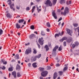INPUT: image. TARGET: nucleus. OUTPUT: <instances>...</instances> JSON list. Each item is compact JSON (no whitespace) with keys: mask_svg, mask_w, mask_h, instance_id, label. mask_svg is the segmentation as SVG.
I'll use <instances>...</instances> for the list:
<instances>
[{"mask_svg":"<svg viewBox=\"0 0 79 79\" xmlns=\"http://www.w3.org/2000/svg\"><path fill=\"white\" fill-rule=\"evenodd\" d=\"M35 37V35L34 34H32L30 36V39H32L33 38H34Z\"/></svg>","mask_w":79,"mask_h":79,"instance_id":"4be33fe9","label":"nucleus"},{"mask_svg":"<svg viewBox=\"0 0 79 79\" xmlns=\"http://www.w3.org/2000/svg\"><path fill=\"white\" fill-rule=\"evenodd\" d=\"M66 4L67 5H70L71 4V1H67L66 2Z\"/></svg>","mask_w":79,"mask_h":79,"instance_id":"412c9836","label":"nucleus"},{"mask_svg":"<svg viewBox=\"0 0 79 79\" xmlns=\"http://www.w3.org/2000/svg\"><path fill=\"white\" fill-rule=\"evenodd\" d=\"M44 48L46 49V51H48L49 50V48H48V45H46L44 46Z\"/></svg>","mask_w":79,"mask_h":79,"instance_id":"a211bd4d","label":"nucleus"},{"mask_svg":"<svg viewBox=\"0 0 79 79\" xmlns=\"http://www.w3.org/2000/svg\"><path fill=\"white\" fill-rule=\"evenodd\" d=\"M24 21V20L23 19H19V23H23Z\"/></svg>","mask_w":79,"mask_h":79,"instance_id":"b1692460","label":"nucleus"},{"mask_svg":"<svg viewBox=\"0 0 79 79\" xmlns=\"http://www.w3.org/2000/svg\"><path fill=\"white\" fill-rule=\"evenodd\" d=\"M76 47V45L74 44H72V47L74 48Z\"/></svg>","mask_w":79,"mask_h":79,"instance_id":"5fc2aeb1","label":"nucleus"},{"mask_svg":"<svg viewBox=\"0 0 79 79\" xmlns=\"http://www.w3.org/2000/svg\"><path fill=\"white\" fill-rule=\"evenodd\" d=\"M31 29L32 30L34 29V25H32L31 26Z\"/></svg>","mask_w":79,"mask_h":79,"instance_id":"a18cd8bd","label":"nucleus"},{"mask_svg":"<svg viewBox=\"0 0 79 79\" xmlns=\"http://www.w3.org/2000/svg\"><path fill=\"white\" fill-rule=\"evenodd\" d=\"M17 75L18 77H21V74H20V73H19V72H18L17 73Z\"/></svg>","mask_w":79,"mask_h":79,"instance_id":"cd10ccee","label":"nucleus"},{"mask_svg":"<svg viewBox=\"0 0 79 79\" xmlns=\"http://www.w3.org/2000/svg\"><path fill=\"white\" fill-rule=\"evenodd\" d=\"M78 44H79V43L77 42L75 43V46H78Z\"/></svg>","mask_w":79,"mask_h":79,"instance_id":"37998d69","label":"nucleus"},{"mask_svg":"<svg viewBox=\"0 0 79 79\" xmlns=\"http://www.w3.org/2000/svg\"><path fill=\"white\" fill-rule=\"evenodd\" d=\"M33 60V61H35L36 60V59H37V58L36 57H35V56L34 57H32L31 58V60Z\"/></svg>","mask_w":79,"mask_h":79,"instance_id":"5701e85b","label":"nucleus"},{"mask_svg":"<svg viewBox=\"0 0 79 79\" xmlns=\"http://www.w3.org/2000/svg\"><path fill=\"white\" fill-rule=\"evenodd\" d=\"M68 38L66 37H63L62 39L60 40H59L60 42H63L64 40H66Z\"/></svg>","mask_w":79,"mask_h":79,"instance_id":"423d86ee","label":"nucleus"},{"mask_svg":"<svg viewBox=\"0 0 79 79\" xmlns=\"http://www.w3.org/2000/svg\"><path fill=\"white\" fill-rule=\"evenodd\" d=\"M67 13H66V12H65L64 11V12L63 13V15H64V16H65V15H66Z\"/></svg>","mask_w":79,"mask_h":79,"instance_id":"3c124183","label":"nucleus"},{"mask_svg":"<svg viewBox=\"0 0 79 79\" xmlns=\"http://www.w3.org/2000/svg\"><path fill=\"white\" fill-rule=\"evenodd\" d=\"M12 74L15 78L16 77V72L15 71L12 72Z\"/></svg>","mask_w":79,"mask_h":79,"instance_id":"ddd939ff","label":"nucleus"},{"mask_svg":"<svg viewBox=\"0 0 79 79\" xmlns=\"http://www.w3.org/2000/svg\"><path fill=\"white\" fill-rule=\"evenodd\" d=\"M66 30L67 31L68 34L71 35V36H72V35L71 34V30L68 28H66Z\"/></svg>","mask_w":79,"mask_h":79,"instance_id":"6e6552de","label":"nucleus"},{"mask_svg":"<svg viewBox=\"0 0 79 79\" xmlns=\"http://www.w3.org/2000/svg\"><path fill=\"white\" fill-rule=\"evenodd\" d=\"M48 57H47L46 58V62L47 63L48 61Z\"/></svg>","mask_w":79,"mask_h":79,"instance_id":"6e6d98bb","label":"nucleus"},{"mask_svg":"<svg viewBox=\"0 0 79 79\" xmlns=\"http://www.w3.org/2000/svg\"><path fill=\"white\" fill-rule=\"evenodd\" d=\"M63 45L64 47H65V46H66V41L64 42Z\"/></svg>","mask_w":79,"mask_h":79,"instance_id":"c03bdc74","label":"nucleus"},{"mask_svg":"<svg viewBox=\"0 0 79 79\" xmlns=\"http://www.w3.org/2000/svg\"><path fill=\"white\" fill-rule=\"evenodd\" d=\"M47 26L48 27H50V23L49 22H48L47 23Z\"/></svg>","mask_w":79,"mask_h":79,"instance_id":"f704fd0d","label":"nucleus"},{"mask_svg":"<svg viewBox=\"0 0 79 79\" xmlns=\"http://www.w3.org/2000/svg\"><path fill=\"white\" fill-rule=\"evenodd\" d=\"M77 29V32H78V35H79V27H78Z\"/></svg>","mask_w":79,"mask_h":79,"instance_id":"603ef678","label":"nucleus"},{"mask_svg":"<svg viewBox=\"0 0 79 79\" xmlns=\"http://www.w3.org/2000/svg\"><path fill=\"white\" fill-rule=\"evenodd\" d=\"M41 74V76L42 77H45V76L47 75V74H48V72L47 71H44L42 72Z\"/></svg>","mask_w":79,"mask_h":79,"instance_id":"20e7f679","label":"nucleus"},{"mask_svg":"<svg viewBox=\"0 0 79 79\" xmlns=\"http://www.w3.org/2000/svg\"><path fill=\"white\" fill-rule=\"evenodd\" d=\"M36 64H37L36 62L32 64V65L33 66V68H37V66L36 65Z\"/></svg>","mask_w":79,"mask_h":79,"instance_id":"aec40b11","label":"nucleus"},{"mask_svg":"<svg viewBox=\"0 0 79 79\" xmlns=\"http://www.w3.org/2000/svg\"><path fill=\"white\" fill-rule=\"evenodd\" d=\"M17 34L18 35H21V34H20V33L19 32V33H18Z\"/></svg>","mask_w":79,"mask_h":79,"instance_id":"69168bd1","label":"nucleus"},{"mask_svg":"<svg viewBox=\"0 0 79 79\" xmlns=\"http://www.w3.org/2000/svg\"><path fill=\"white\" fill-rule=\"evenodd\" d=\"M34 33L36 34H38V33L37 31H35Z\"/></svg>","mask_w":79,"mask_h":79,"instance_id":"338daca9","label":"nucleus"},{"mask_svg":"<svg viewBox=\"0 0 79 79\" xmlns=\"http://www.w3.org/2000/svg\"><path fill=\"white\" fill-rule=\"evenodd\" d=\"M6 17H7V18H11L12 16H11L10 13H8L6 14Z\"/></svg>","mask_w":79,"mask_h":79,"instance_id":"1a4fd4ad","label":"nucleus"},{"mask_svg":"<svg viewBox=\"0 0 79 79\" xmlns=\"http://www.w3.org/2000/svg\"><path fill=\"white\" fill-rule=\"evenodd\" d=\"M3 34V30L1 29H0V35Z\"/></svg>","mask_w":79,"mask_h":79,"instance_id":"58836bf2","label":"nucleus"},{"mask_svg":"<svg viewBox=\"0 0 79 79\" xmlns=\"http://www.w3.org/2000/svg\"><path fill=\"white\" fill-rule=\"evenodd\" d=\"M56 1H57V0H53L52 2L53 5H55L56 4Z\"/></svg>","mask_w":79,"mask_h":79,"instance_id":"393cba45","label":"nucleus"},{"mask_svg":"<svg viewBox=\"0 0 79 79\" xmlns=\"http://www.w3.org/2000/svg\"><path fill=\"white\" fill-rule=\"evenodd\" d=\"M53 52H56V49L55 48H54V49H53L52 50Z\"/></svg>","mask_w":79,"mask_h":79,"instance_id":"de8ad7c7","label":"nucleus"},{"mask_svg":"<svg viewBox=\"0 0 79 79\" xmlns=\"http://www.w3.org/2000/svg\"><path fill=\"white\" fill-rule=\"evenodd\" d=\"M64 33V31H62L61 33V32H59L58 34H56L55 35V38H56V37H59L60 35L61 36V35H63V33Z\"/></svg>","mask_w":79,"mask_h":79,"instance_id":"39448f33","label":"nucleus"},{"mask_svg":"<svg viewBox=\"0 0 79 79\" xmlns=\"http://www.w3.org/2000/svg\"><path fill=\"white\" fill-rule=\"evenodd\" d=\"M30 44V43H28L27 44H25L26 45H29Z\"/></svg>","mask_w":79,"mask_h":79,"instance_id":"13d9d810","label":"nucleus"},{"mask_svg":"<svg viewBox=\"0 0 79 79\" xmlns=\"http://www.w3.org/2000/svg\"><path fill=\"white\" fill-rule=\"evenodd\" d=\"M63 50V47L60 45V47L59 48L58 51H60L61 50Z\"/></svg>","mask_w":79,"mask_h":79,"instance_id":"bb28decb","label":"nucleus"},{"mask_svg":"<svg viewBox=\"0 0 79 79\" xmlns=\"http://www.w3.org/2000/svg\"><path fill=\"white\" fill-rule=\"evenodd\" d=\"M47 31H48V32H49L50 31V29H49L48 28H47Z\"/></svg>","mask_w":79,"mask_h":79,"instance_id":"680f3d73","label":"nucleus"},{"mask_svg":"<svg viewBox=\"0 0 79 79\" xmlns=\"http://www.w3.org/2000/svg\"><path fill=\"white\" fill-rule=\"evenodd\" d=\"M52 16L55 19H57V16H56V14L54 12H52Z\"/></svg>","mask_w":79,"mask_h":79,"instance_id":"9b49d317","label":"nucleus"},{"mask_svg":"<svg viewBox=\"0 0 79 79\" xmlns=\"http://www.w3.org/2000/svg\"><path fill=\"white\" fill-rule=\"evenodd\" d=\"M57 76H58V75H57V73L56 72H55L54 74L53 78L54 79H55L56 77H57Z\"/></svg>","mask_w":79,"mask_h":79,"instance_id":"f8f14e48","label":"nucleus"},{"mask_svg":"<svg viewBox=\"0 0 79 79\" xmlns=\"http://www.w3.org/2000/svg\"><path fill=\"white\" fill-rule=\"evenodd\" d=\"M8 70L9 71H13V68L12 67H10L9 68Z\"/></svg>","mask_w":79,"mask_h":79,"instance_id":"ea45409f","label":"nucleus"},{"mask_svg":"<svg viewBox=\"0 0 79 79\" xmlns=\"http://www.w3.org/2000/svg\"><path fill=\"white\" fill-rule=\"evenodd\" d=\"M68 67L67 66H66L64 68V69H63V71L64 72V71H66L67 70V69H68Z\"/></svg>","mask_w":79,"mask_h":79,"instance_id":"72a5a7b5","label":"nucleus"},{"mask_svg":"<svg viewBox=\"0 0 79 79\" xmlns=\"http://www.w3.org/2000/svg\"><path fill=\"white\" fill-rule=\"evenodd\" d=\"M28 65L29 66V67H30V66H31V64L30 63H29L28 64Z\"/></svg>","mask_w":79,"mask_h":79,"instance_id":"bf43d9fd","label":"nucleus"},{"mask_svg":"<svg viewBox=\"0 0 79 79\" xmlns=\"http://www.w3.org/2000/svg\"><path fill=\"white\" fill-rule=\"evenodd\" d=\"M72 69L73 70V69H74V67L73 66L72 68Z\"/></svg>","mask_w":79,"mask_h":79,"instance_id":"774afa93","label":"nucleus"},{"mask_svg":"<svg viewBox=\"0 0 79 79\" xmlns=\"http://www.w3.org/2000/svg\"><path fill=\"white\" fill-rule=\"evenodd\" d=\"M64 11L67 13V14L69 13V9L68 7H66L64 9Z\"/></svg>","mask_w":79,"mask_h":79,"instance_id":"4468645a","label":"nucleus"},{"mask_svg":"<svg viewBox=\"0 0 79 79\" xmlns=\"http://www.w3.org/2000/svg\"><path fill=\"white\" fill-rule=\"evenodd\" d=\"M44 40H43V37L39 38L38 40V42L41 45H43Z\"/></svg>","mask_w":79,"mask_h":79,"instance_id":"f257e3e1","label":"nucleus"},{"mask_svg":"<svg viewBox=\"0 0 79 79\" xmlns=\"http://www.w3.org/2000/svg\"><path fill=\"white\" fill-rule=\"evenodd\" d=\"M40 79H44V78L42 77H40Z\"/></svg>","mask_w":79,"mask_h":79,"instance_id":"0e129e2a","label":"nucleus"},{"mask_svg":"<svg viewBox=\"0 0 79 79\" xmlns=\"http://www.w3.org/2000/svg\"><path fill=\"white\" fill-rule=\"evenodd\" d=\"M16 27L17 29H19L20 28V25L18 23L16 24Z\"/></svg>","mask_w":79,"mask_h":79,"instance_id":"a878e982","label":"nucleus"},{"mask_svg":"<svg viewBox=\"0 0 79 79\" xmlns=\"http://www.w3.org/2000/svg\"><path fill=\"white\" fill-rule=\"evenodd\" d=\"M42 55L41 54H39L38 55L35 56V57H36V58H40L41 57Z\"/></svg>","mask_w":79,"mask_h":79,"instance_id":"6ab92c4d","label":"nucleus"},{"mask_svg":"<svg viewBox=\"0 0 79 79\" xmlns=\"http://www.w3.org/2000/svg\"><path fill=\"white\" fill-rule=\"evenodd\" d=\"M73 41V38L71 37H69L68 39H67L66 40L67 42L68 43H70V42H72Z\"/></svg>","mask_w":79,"mask_h":79,"instance_id":"0eeeda50","label":"nucleus"},{"mask_svg":"<svg viewBox=\"0 0 79 79\" xmlns=\"http://www.w3.org/2000/svg\"><path fill=\"white\" fill-rule=\"evenodd\" d=\"M56 66H57V67H59V66H60V64H56Z\"/></svg>","mask_w":79,"mask_h":79,"instance_id":"4d7b16f0","label":"nucleus"},{"mask_svg":"<svg viewBox=\"0 0 79 79\" xmlns=\"http://www.w3.org/2000/svg\"><path fill=\"white\" fill-rule=\"evenodd\" d=\"M73 25L74 27H77L78 26V24L77 23H73Z\"/></svg>","mask_w":79,"mask_h":79,"instance_id":"e433bc0d","label":"nucleus"},{"mask_svg":"<svg viewBox=\"0 0 79 79\" xmlns=\"http://www.w3.org/2000/svg\"><path fill=\"white\" fill-rule=\"evenodd\" d=\"M39 69L41 72H43L44 70L45 69V68L42 67H40L39 68Z\"/></svg>","mask_w":79,"mask_h":79,"instance_id":"2eb2a0df","label":"nucleus"},{"mask_svg":"<svg viewBox=\"0 0 79 79\" xmlns=\"http://www.w3.org/2000/svg\"><path fill=\"white\" fill-rule=\"evenodd\" d=\"M62 17H60V18L59 19L58 22L60 21H61V20H62Z\"/></svg>","mask_w":79,"mask_h":79,"instance_id":"864d4df0","label":"nucleus"},{"mask_svg":"<svg viewBox=\"0 0 79 79\" xmlns=\"http://www.w3.org/2000/svg\"><path fill=\"white\" fill-rule=\"evenodd\" d=\"M2 69V70H5V69H6V67H5L4 66H3L2 67H1Z\"/></svg>","mask_w":79,"mask_h":79,"instance_id":"a19ab883","label":"nucleus"},{"mask_svg":"<svg viewBox=\"0 0 79 79\" xmlns=\"http://www.w3.org/2000/svg\"><path fill=\"white\" fill-rule=\"evenodd\" d=\"M1 61L2 62V63L6 65L7 64V62L3 60V59H1Z\"/></svg>","mask_w":79,"mask_h":79,"instance_id":"f3484780","label":"nucleus"},{"mask_svg":"<svg viewBox=\"0 0 79 79\" xmlns=\"http://www.w3.org/2000/svg\"><path fill=\"white\" fill-rule=\"evenodd\" d=\"M37 11H39V7H37Z\"/></svg>","mask_w":79,"mask_h":79,"instance_id":"e2e57ef3","label":"nucleus"},{"mask_svg":"<svg viewBox=\"0 0 79 79\" xmlns=\"http://www.w3.org/2000/svg\"><path fill=\"white\" fill-rule=\"evenodd\" d=\"M41 35H43V36H44V35H45V33L43 31H42L41 33Z\"/></svg>","mask_w":79,"mask_h":79,"instance_id":"2f4dec72","label":"nucleus"},{"mask_svg":"<svg viewBox=\"0 0 79 79\" xmlns=\"http://www.w3.org/2000/svg\"><path fill=\"white\" fill-rule=\"evenodd\" d=\"M35 9V6H34L33 7L32 9V13H33Z\"/></svg>","mask_w":79,"mask_h":79,"instance_id":"7c9ffc66","label":"nucleus"},{"mask_svg":"<svg viewBox=\"0 0 79 79\" xmlns=\"http://www.w3.org/2000/svg\"><path fill=\"white\" fill-rule=\"evenodd\" d=\"M14 6V3H13L12 4L10 5V7L11 9H13V7Z\"/></svg>","mask_w":79,"mask_h":79,"instance_id":"c85d7f7f","label":"nucleus"},{"mask_svg":"<svg viewBox=\"0 0 79 79\" xmlns=\"http://www.w3.org/2000/svg\"><path fill=\"white\" fill-rule=\"evenodd\" d=\"M16 69L17 70H18V71H19L20 69H21V67L20 66V65H19V64H17L16 66Z\"/></svg>","mask_w":79,"mask_h":79,"instance_id":"9d476101","label":"nucleus"},{"mask_svg":"<svg viewBox=\"0 0 79 79\" xmlns=\"http://www.w3.org/2000/svg\"><path fill=\"white\" fill-rule=\"evenodd\" d=\"M33 53L34 54H36L37 53V50H36L35 48H33Z\"/></svg>","mask_w":79,"mask_h":79,"instance_id":"c756f323","label":"nucleus"},{"mask_svg":"<svg viewBox=\"0 0 79 79\" xmlns=\"http://www.w3.org/2000/svg\"><path fill=\"white\" fill-rule=\"evenodd\" d=\"M60 3L61 5L65 3V0H60Z\"/></svg>","mask_w":79,"mask_h":79,"instance_id":"dca6fc26","label":"nucleus"},{"mask_svg":"<svg viewBox=\"0 0 79 79\" xmlns=\"http://www.w3.org/2000/svg\"><path fill=\"white\" fill-rule=\"evenodd\" d=\"M45 4L47 5H49L50 6H52V3L50 0H47L45 3Z\"/></svg>","mask_w":79,"mask_h":79,"instance_id":"7ed1b4c3","label":"nucleus"},{"mask_svg":"<svg viewBox=\"0 0 79 79\" xmlns=\"http://www.w3.org/2000/svg\"><path fill=\"white\" fill-rule=\"evenodd\" d=\"M16 8L18 10H19V7L18 6H16Z\"/></svg>","mask_w":79,"mask_h":79,"instance_id":"052dcab7","label":"nucleus"},{"mask_svg":"<svg viewBox=\"0 0 79 79\" xmlns=\"http://www.w3.org/2000/svg\"><path fill=\"white\" fill-rule=\"evenodd\" d=\"M7 2H9V3H8V5H10L12 3L11 1V0H8L7 1Z\"/></svg>","mask_w":79,"mask_h":79,"instance_id":"473e14b6","label":"nucleus"},{"mask_svg":"<svg viewBox=\"0 0 79 79\" xmlns=\"http://www.w3.org/2000/svg\"><path fill=\"white\" fill-rule=\"evenodd\" d=\"M31 52H32L31 48H29L28 49L26 50L25 52V55H28V54H29L30 53H31Z\"/></svg>","mask_w":79,"mask_h":79,"instance_id":"f03ea898","label":"nucleus"},{"mask_svg":"<svg viewBox=\"0 0 79 79\" xmlns=\"http://www.w3.org/2000/svg\"><path fill=\"white\" fill-rule=\"evenodd\" d=\"M59 46L58 45H56L55 46V47H54V48L56 49L57 50V49H58V48H59Z\"/></svg>","mask_w":79,"mask_h":79,"instance_id":"49530a36","label":"nucleus"},{"mask_svg":"<svg viewBox=\"0 0 79 79\" xmlns=\"http://www.w3.org/2000/svg\"><path fill=\"white\" fill-rule=\"evenodd\" d=\"M37 45L39 48H40V44H39L38 42H37Z\"/></svg>","mask_w":79,"mask_h":79,"instance_id":"79ce46f5","label":"nucleus"},{"mask_svg":"<svg viewBox=\"0 0 79 79\" xmlns=\"http://www.w3.org/2000/svg\"><path fill=\"white\" fill-rule=\"evenodd\" d=\"M58 73L60 74V75L61 76H62L63 74V72L62 71H59Z\"/></svg>","mask_w":79,"mask_h":79,"instance_id":"c9c22d12","label":"nucleus"},{"mask_svg":"<svg viewBox=\"0 0 79 79\" xmlns=\"http://www.w3.org/2000/svg\"><path fill=\"white\" fill-rule=\"evenodd\" d=\"M26 10H30V8H29V7H27L26 9Z\"/></svg>","mask_w":79,"mask_h":79,"instance_id":"8fccbe9b","label":"nucleus"},{"mask_svg":"<svg viewBox=\"0 0 79 79\" xmlns=\"http://www.w3.org/2000/svg\"><path fill=\"white\" fill-rule=\"evenodd\" d=\"M16 57L17 59H19V55L18 54H16L15 56V58Z\"/></svg>","mask_w":79,"mask_h":79,"instance_id":"4c0bfd02","label":"nucleus"},{"mask_svg":"<svg viewBox=\"0 0 79 79\" xmlns=\"http://www.w3.org/2000/svg\"><path fill=\"white\" fill-rule=\"evenodd\" d=\"M52 69V68L50 66L48 67V70H50V69Z\"/></svg>","mask_w":79,"mask_h":79,"instance_id":"09e8293b","label":"nucleus"}]
</instances>
